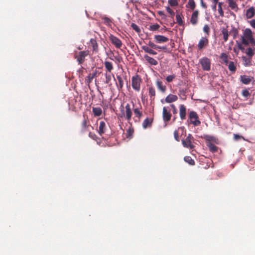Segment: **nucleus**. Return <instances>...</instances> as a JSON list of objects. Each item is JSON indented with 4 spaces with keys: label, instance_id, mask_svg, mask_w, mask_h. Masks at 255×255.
<instances>
[{
    "label": "nucleus",
    "instance_id": "f257e3e1",
    "mask_svg": "<svg viewBox=\"0 0 255 255\" xmlns=\"http://www.w3.org/2000/svg\"><path fill=\"white\" fill-rule=\"evenodd\" d=\"M241 42L246 46L250 44L252 47L255 46V39L251 29L246 28L243 30V35L241 36Z\"/></svg>",
    "mask_w": 255,
    "mask_h": 255
},
{
    "label": "nucleus",
    "instance_id": "f03ea898",
    "mask_svg": "<svg viewBox=\"0 0 255 255\" xmlns=\"http://www.w3.org/2000/svg\"><path fill=\"white\" fill-rule=\"evenodd\" d=\"M132 116V110L129 104H127L124 108L122 106L121 108V113L118 115V118L123 119L126 118L128 121H130Z\"/></svg>",
    "mask_w": 255,
    "mask_h": 255
},
{
    "label": "nucleus",
    "instance_id": "7ed1b4c3",
    "mask_svg": "<svg viewBox=\"0 0 255 255\" xmlns=\"http://www.w3.org/2000/svg\"><path fill=\"white\" fill-rule=\"evenodd\" d=\"M90 128H93L90 124L88 117L84 115L83 120L79 127V132L81 134H84L89 131Z\"/></svg>",
    "mask_w": 255,
    "mask_h": 255
},
{
    "label": "nucleus",
    "instance_id": "20e7f679",
    "mask_svg": "<svg viewBox=\"0 0 255 255\" xmlns=\"http://www.w3.org/2000/svg\"><path fill=\"white\" fill-rule=\"evenodd\" d=\"M190 124L194 126H199L201 124V122L199 120V117L197 113L195 111H190L188 115V120Z\"/></svg>",
    "mask_w": 255,
    "mask_h": 255
},
{
    "label": "nucleus",
    "instance_id": "39448f33",
    "mask_svg": "<svg viewBox=\"0 0 255 255\" xmlns=\"http://www.w3.org/2000/svg\"><path fill=\"white\" fill-rule=\"evenodd\" d=\"M142 80L140 76L138 75H135L132 77L131 78V86L132 88L136 92H138L140 89V84Z\"/></svg>",
    "mask_w": 255,
    "mask_h": 255
},
{
    "label": "nucleus",
    "instance_id": "423d86ee",
    "mask_svg": "<svg viewBox=\"0 0 255 255\" xmlns=\"http://www.w3.org/2000/svg\"><path fill=\"white\" fill-rule=\"evenodd\" d=\"M89 54L88 50L80 51L78 53H75L74 57L79 64H82L85 60V57Z\"/></svg>",
    "mask_w": 255,
    "mask_h": 255
},
{
    "label": "nucleus",
    "instance_id": "0eeeda50",
    "mask_svg": "<svg viewBox=\"0 0 255 255\" xmlns=\"http://www.w3.org/2000/svg\"><path fill=\"white\" fill-rule=\"evenodd\" d=\"M194 141V137L191 134H188L185 139L182 140V143L184 147L193 149L195 146L193 142Z\"/></svg>",
    "mask_w": 255,
    "mask_h": 255
},
{
    "label": "nucleus",
    "instance_id": "6e6552de",
    "mask_svg": "<svg viewBox=\"0 0 255 255\" xmlns=\"http://www.w3.org/2000/svg\"><path fill=\"white\" fill-rule=\"evenodd\" d=\"M199 62L203 70L207 71L210 70L211 61L209 58L204 57L200 59Z\"/></svg>",
    "mask_w": 255,
    "mask_h": 255
},
{
    "label": "nucleus",
    "instance_id": "1a4fd4ad",
    "mask_svg": "<svg viewBox=\"0 0 255 255\" xmlns=\"http://www.w3.org/2000/svg\"><path fill=\"white\" fill-rule=\"evenodd\" d=\"M209 41L208 38L206 37H202L197 45L198 48L199 50H202L203 49L208 46Z\"/></svg>",
    "mask_w": 255,
    "mask_h": 255
},
{
    "label": "nucleus",
    "instance_id": "9d476101",
    "mask_svg": "<svg viewBox=\"0 0 255 255\" xmlns=\"http://www.w3.org/2000/svg\"><path fill=\"white\" fill-rule=\"evenodd\" d=\"M110 40H111L112 43L117 48H120L122 46V41L117 37L116 36L111 35L109 37Z\"/></svg>",
    "mask_w": 255,
    "mask_h": 255
},
{
    "label": "nucleus",
    "instance_id": "9b49d317",
    "mask_svg": "<svg viewBox=\"0 0 255 255\" xmlns=\"http://www.w3.org/2000/svg\"><path fill=\"white\" fill-rule=\"evenodd\" d=\"M172 115L165 107L163 108L162 118L164 122L167 123L171 120Z\"/></svg>",
    "mask_w": 255,
    "mask_h": 255
},
{
    "label": "nucleus",
    "instance_id": "f8f14e48",
    "mask_svg": "<svg viewBox=\"0 0 255 255\" xmlns=\"http://www.w3.org/2000/svg\"><path fill=\"white\" fill-rule=\"evenodd\" d=\"M203 138L207 141V143L211 142H213L216 144H218L219 143L218 139L213 135L204 134L203 135Z\"/></svg>",
    "mask_w": 255,
    "mask_h": 255
},
{
    "label": "nucleus",
    "instance_id": "ddd939ff",
    "mask_svg": "<svg viewBox=\"0 0 255 255\" xmlns=\"http://www.w3.org/2000/svg\"><path fill=\"white\" fill-rule=\"evenodd\" d=\"M198 15L199 11L198 10H196L192 13L190 19V22L192 25H195L197 24L198 21Z\"/></svg>",
    "mask_w": 255,
    "mask_h": 255
},
{
    "label": "nucleus",
    "instance_id": "4468645a",
    "mask_svg": "<svg viewBox=\"0 0 255 255\" xmlns=\"http://www.w3.org/2000/svg\"><path fill=\"white\" fill-rule=\"evenodd\" d=\"M179 115L181 120H183L186 119V108L184 105L181 104L179 106Z\"/></svg>",
    "mask_w": 255,
    "mask_h": 255
},
{
    "label": "nucleus",
    "instance_id": "2eb2a0df",
    "mask_svg": "<svg viewBox=\"0 0 255 255\" xmlns=\"http://www.w3.org/2000/svg\"><path fill=\"white\" fill-rule=\"evenodd\" d=\"M154 39L155 42L158 43L166 42L169 40L167 37L160 35H155L154 36Z\"/></svg>",
    "mask_w": 255,
    "mask_h": 255
},
{
    "label": "nucleus",
    "instance_id": "dca6fc26",
    "mask_svg": "<svg viewBox=\"0 0 255 255\" xmlns=\"http://www.w3.org/2000/svg\"><path fill=\"white\" fill-rule=\"evenodd\" d=\"M107 126L106 123L104 121H101L98 129V133L100 135H102L106 132Z\"/></svg>",
    "mask_w": 255,
    "mask_h": 255
},
{
    "label": "nucleus",
    "instance_id": "f3484780",
    "mask_svg": "<svg viewBox=\"0 0 255 255\" xmlns=\"http://www.w3.org/2000/svg\"><path fill=\"white\" fill-rule=\"evenodd\" d=\"M227 1L229 4V6L232 10H234L236 12H237L239 9V7L238 4L236 3V1L234 0H227Z\"/></svg>",
    "mask_w": 255,
    "mask_h": 255
},
{
    "label": "nucleus",
    "instance_id": "a211bd4d",
    "mask_svg": "<svg viewBox=\"0 0 255 255\" xmlns=\"http://www.w3.org/2000/svg\"><path fill=\"white\" fill-rule=\"evenodd\" d=\"M97 73L98 72L96 70L93 73H90L85 79L86 82L88 84L91 83L93 79L97 76Z\"/></svg>",
    "mask_w": 255,
    "mask_h": 255
},
{
    "label": "nucleus",
    "instance_id": "6ab92c4d",
    "mask_svg": "<svg viewBox=\"0 0 255 255\" xmlns=\"http://www.w3.org/2000/svg\"><path fill=\"white\" fill-rule=\"evenodd\" d=\"M144 59L148 62L151 65H156L158 64V62L156 60L152 57L149 56L148 55H144Z\"/></svg>",
    "mask_w": 255,
    "mask_h": 255
},
{
    "label": "nucleus",
    "instance_id": "aec40b11",
    "mask_svg": "<svg viewBox=\"0 0 255 255\" xmlns=\"http://www.w3.org/2000/svg\"><path fill=\"white\" fill-rule=\"evenodd\" d=\"M178 97L176 95L169 94L166 97L165 101L167 103H171L172 102L176 101Z\"/></svg>",
    "mask_w": 255,
    "mask_h": 255
},
{
    "label": "nucleus",
    "instance_id": "412c9836",
    "mask_svg": "<svg viewBox=\"0 0 255 255\" xmlns=\"http://www.w3.org/2000/svg\"><path fill=\"white\" fill-rule=\"evenodd\" d=\"M117 78L118 81V83H116L117 88L119 91L122 90L124 86V80L123 77L120 75H117Z\"/></svg>",
    "mask_w": 255,
    "mask_h": 255
},
{
    "label": "nucleus",
    "instance_id": "4be33fe9",
    "mask_svg": "<svg viewBox=\"0 0 255 255\" xmlns=\"http://www.w3.org/2000/svg\"><path fill=\"white\" fill-rule=\"evenodd\" d=\"M255 14V10L253 7H251L246 11V16L247 18H251Z\"/></svg>",
    "mask_w": 255,
    "mask_h": 255
},
{
    "label": "nucleus",
    "instance_id": "5701e85b",
    "mask_svg": "<svg viewBox=\"0 0 255 255\" xmlns=\"http://www.w3.org/2000/svg\"><path fill=\"white\" fill-rule=\"evenodd\" d=\"M90 43L93 48V51L96 53H98L99 51L98 44L95 39H91Z\"/></svg>",
    "mask_w": 255,
    "mask_h": 255
},
{
    "label": "nucleus",
    "instance_id": "b1692460",
    "mask_svg": "<svg viewBox=\"0 0 255 255\" xmlns=\"http://www.w3.org/2000/svg\"><path fill=\"white\" fill-rule=\"evenodd\" d=\"M156 85L157 88L162 93H165L166 90V87L163 84L162 81L157 80L156 82Z\"/></svg>",
    "mask_w": 255,
    "mask_h": 255
},
{
    "label": "nucleus",
    "instance_id": "393cba45",
    "mask_svg": "<svg viewBox=\"0 0 255 255\" xmlns=\"http://www.w3.org/2000/svg\"><path fill=\"white\" fill-rule=\"evenodd\" d=\"M152 123V119H149L148 118H146L142 123V127L143 128H146L148 127L151 126Z\"/></svg>",
    "mask_w": 255,
    "mask_h": 255
},
{
    "label": "nucleus",
    "instance_id": "a878e982",
    "mask_svg": "<svg viewBox=\"0 0 255 255\" xmlns=\"http://www.w3.org/2000/svg\"><path fill=\"white\" fill-rule=\"evenodd\" d=\"M92 111L95 117L100 116L102 113V110L100 107H93Z\"/></svg>",
    "mask_w": 255,
    "mask_h": 255
},
{
    "label": "nucleus",
    "instance_id": "bb28decb",
    "mask_svg": "<svg viewBox=\"0 0 255 255\" xmlns=\"http://www.w3.org/2000/svg\"><path fill=\"white\" fill-rule=\"evenodd\" d=\"M140 108H134L133 109L134 116L136 118H137L139 120L140 119V118L142 116V113L140 110Z\"/></svg>",
    "mask_w": 255,
    "mask_h": 255
},
{
    "label": "nucleus",
    "instance_id": "cd10ccee",
    "mask_svg": "<svg viewBox=\"0 0 255 255\" xmlns=\"http://www.w3.org/2000/svg\"><path fill=\"white\" fill-rule=\"evenodd\" d=\"M222 34L223 36V39L225 42H226L228 39V37L229 35V32L227 29V28L223 27L222 28Z\"/></svg>",
    "mask_w": 255,
    "mask_h": 255
},
{
    "label": "nucleus",
    "instance_id": "c85d7f7f",
    "mask_svg": "<svg viewBox=\"0 0 255 255\" xmlns=\"http://www.w3.org/2000/svg\"><path fill=\"white\" fill-rule=\"evenodd\" d=\"M242 59L244 61L243 64L244 66H250L252 65V58L251 57H246V56H243Z\"/></svg>",
    "mask_w": 255,
    "mask_h": 255
},
{
    "label": "nucleus",
    "instance_id": "c756f323",
    "mask_svg": "<svg viewBox=\"0 0 255 255\" xmlns=\"http://www.w3.org/2000/svg\"><path fill=\"white\" fill-rule=\"evenodd\" d=\"M141 48L145 52L148 53L150 54L153 55L157 54V52L156 51L151 49V48H150L149 47H148L147 46H145V45L142 46L141 47Z\"/></svg>",
    "mask_w": 255,
    "mask_h": 255
},
{
    "label": "nucleus",
    "instance_id": "7c9ffc66",
    "mask_svg": "<svg viewBox=\"0 0 255 255\" xmlns=\"http://www.w3.org/2000/svg\"><path fill=\"white\" fill-rule=\"evenodd\" d=\"M241 81L244 84H249L251 82L250 77L247 75L241 76Z\"/></svg>",
    "mask_w": 255,
    "mask_h": 255
},
{
    "label": "nucleus",
    "instance_id": "2f4dec72",
    "mask_svg": "<svg viewBox=\"0 0 255 255\" xmlns=\"http://www.w3.org/2000/svg\"><path fill=\"white\" fill-rule=\"evenodd\" d=\"M104 65L107 71V72L108 73H111L114 68L112 63L109 61H105L104 62Z\"/></svg>",
    "mask_w": 255,
    "mask_h": 255
},
{
    "label": "nucleus",
    "instance_id": "473e14b6",
    "mask_svg": "<svg viewBox=\"0 0 255 255\" xmlns=\"http://www.w3.org/2000/svg\"><path fill=\"white\" fill-rule=\"evenodd\" d=\"M255 47H249L247 49L246 53L249 57L252 58L255 54Z\"/></svg>",
    "mask_w": 255,
    "mask_h": 255
},
{
    "label": "nucleus",
    "instance_id": "72a5a7b5",
    "mask_svg": "<svg viewBox=\"0 0 255 255\" xmlns=\"http://www.w3.org/2000/svg\"><path fill=\"white\" fill-rule=\"evenodd\" d=\"M207 146L208 147L210 151L212 152H216L218 151V147L215 145L211 142H207Z\"/></svg>",
    "mask_w": 255,
    "mask_h": 255
},
{
    "label": "nucleus",
    "instance_id": "f704fd0d",
    "mask_svg": "<svg viewBox=\"0 0 255 255\" xmlns=\"http://www.w3.org/2000/svg\"><path fill=\"white\" fill-rule=\"evenodd\" d=\"M228 68L230 71L235 73L237 69L235 63L233 61L229 62L228 63Z\"/></svg>",
    "mask_w": 255,
    "mask_h": 255
},
{
    "label": "nucleus",
    "instance_id": "c9c22d12",
    "mask_svg": "<svg viewBox=\"0 0 255 255\" xmlns=\"http://www.w3.org/2000/svg\"><path fill=\"white\" fill-rule=\"evenodd\" d=\"M105 76L106 78L105 83L106 84H109V86H111L112 85L111 83L110 84L112 79V75L111 73L106 72L105 73Z\"/></svg>",
    "mask_w": 255,
    "mask_h": 255
},
{
    "label": "nucleus",
    "instance_id": "e433bc0d",
    "mask_svg": "<svg viewBox=\"0 0 255 255\" xmlns=\"http://www.w3.org/2000/svg\"><path fill=\"white\" fill-rule=\"evenodd\" d=\"M220 59L223 61V62L227 65L229 63L228 61V56L226 53H222L220 55Z\"/></svg>",
    "mask_w": 255,
    "mask_h": 255
},
{
    "label": "nucleus",
    "instance_id": "4c0bfd02",
    "mask_svg": "<svg viewBox=\"0 0 255 255\" xmlns=\"http://www.w3.org/2000/svg\"><path fill=\"white\" fill-rule=\"evenodd\" d=\"M185 162L188 163L189 164L191 165H195V161L194 160L190 157V156H185L184 158Z\"/></svg>",
    "mask_w": 255,
    "mask_h": 255
},
{
    "label": "nucleus",
    "instance_id": "58836bf2",
    "mask_svg": "<svg viewBox=\"0 0 255 255\" xmlns=\"http://www.w3.org/2000/svg\"><path fill=\"white\" fill-rule=\"evenodd\" d=\"M187 6L190 8L192 10H194L196 7V4L194 0H189Z\"/></svg>",
    "mask_w": 255,
    "mask_h": 255
},
{
    "label": "nucleus",
    "instance_id": "ea45409f",
    "mask_svg": "<svg viewBox=\"0 0 255 255\" xmlns=\"http://www.w3.org/2000/svg\"><path fill=\"white\" fill-rule=\"evenodd\" d=\"M176 19L177 23L180 26L183 25L184 21L182 20V16L179 14H177L176 15Z\"/></svg>",
    "mask_w": 255,
    "mask_h": 255
},
{
    "label": "nucleus",
    "instance_id": "a19ab883",
    "mask_svg": "<svg viewBox=\"0 0 255 255\" xmlns=\"http://www.w3.org/2000/svg\"><path fill=\"white\" fill-rule=\"evenodd\" d=\"M149 95L150 96V98L153 97V99H154L155 95V91L154 88L152 87L149 88Z\"/></svg>",
    "mask_w": 255,
    "mask_h": 255
},
{
    "label": "nucleus",
    "instance_id": "79ce46f5",
    "mask_svg": "<svg viewBox=\"0 0 255 255\" xmlns=\"http://www.w3.org/2000/svg\"><path fill=\"white\" fill-rule=\"evenodd\" d=\"M131 28L134 30L136 32L139 33L141 31V30L138 26H137L136 24L134 23H132L131 24Z\"/></svg>",
    "mask_w": 255,
    "mask_h": 255
},
{
    "label": "nucleus",
    "instance_id": "37998d69",
    "mask_svg": "<svg viewBox=\"0 0 255 255\" xmlns=\"http://www.w3.org/2000/svg\"><path fill=\"white\" fill-rule=\"evenodd\" d=\"M168 2L171 6H175L178 4V0H168Z\"/></svg>",
    "mask_w": 255,
    "mask_h": 255
},
{
    "label": "nucleus",
    "instance_id": "c03bdc74",
    "mask_svg": "<svg viewBox=\"0 0 255 255\" xmlns=\"http://www.w3.org/2000/svg\"><path fill=\"white\" fill-rule=\"evenodd\" d=\"M203 31L207 35H209L210 32V28L208 25L206 24L203 27Z\"/></svg>",
    "mask_w": 255,
    "mask_h": 255
},
{
    "label": "nucleus",
    "instance_id": "a18cd8bd",
    "mask_svg": "<svg viewBox=\"0 0 255 255\" xmlns=\"http://www.w3.org/2000/svg\"><path fill=\"white\" fill-rule=\"evenodd\" d=\"M230 33H232L233 34V38H235L238 34V30L236 28L233 27Z\"/></svg>",
    "mask_w": 255,
    "mask_h": 255
},
{
    "label": "nucleus",
    "instance_id": "49530a36",
    "mask_svg": "<svg viewBox=\"0 0 255 255\" xmlns=\"http://www.w3.org/2000/svg\"><path fill=\"white\" fill-rule=\"evenodd\" d=\"M222 2H219L218 3V11H219V13L220 14V15L221 16H224V11L222 9Z\"/></svg>",
    "mask_w": 255,
    "mask_h": 255
},
{
    "label": "nucleus",
    "instance_id": "de8ad7c7",
    "mask_svg": "<svg viewBox=\"0 0 255 255\" xmlns=\"http://www.w3.org/2000/svg\"><path fill=\"white\" fill-rule=\"evenodd\" d=\"M148 45L151 48H153V49H158V48H161V46H159L158 45H157L156 44H155L154 43H153L151 41H149L148 43Z\"/></svg>",
    "mask_w": 255,
    "mask_h": 255
},
{
    "label": "nucleus",
    "instance_id": "09e8293b",
    "mask_svg": "<svg viewBox=\"0 0 255 255\" xmlns=\"http://www.w3.org/2000/svg\"><path fill=\"white\" fill-rule=\"evenodd\" d=\"M160 27V26L158 24H153L150 26L149 29L152 31L158 30Z\"/></svg>",
    "mask_w": 255,
    "mask_h": 255
},
{
    "label": "nucleus",
    "instance_id": "8fccbe9b",
    "mask_svg": "<svg viewBox=\"0 0 255 255\" xmlns=\"http://www.w3.org/2000/svg\"><path fill=\"white\" fill-rule=\"evenodd\" d=\"M166 9L167 11L170 14L171 17L173 18V17L175 15V13L173 11V10L171 8H170L169 6L166 7Z\"/></svg>",
    "mask_w": 255,
    "mask_h": 255
},
{
    "label": "nucleus",
    "instance_id": "3c124183",
    "mask_svg": "<svg viewBox=\"0 0 255 255\" xmlns=\"http://www.w3.org/2000/svg\"><path fill=\"white\" fill-rule=\"evenodd\" d=\"M175 75H169L166 78V80L167 82H171L175 78Z\"/></svg>",
    "mask_w": 255,
    "mask_h": 255
},
{
    "label": "nucleus",
    "instance_id": "603ef678",
    "mask_svg": "<svg viewBox=\"0 0 255 255\" xmlns=\"http://www.w3.org/2000/svg\"><path fill=\"white\" fill-rule=\"evenodd\" d=\"M103 19L104 20V22L105 24H106L108 25H111V23H112V21L109 18H108L107 17H105L103 18Z\"/></svg>",
    "mask_w": 255,
    "mask_h": 255
},
{
    "label": "nucleus",
    "instance_id": "864d4df0",
    "mask_svg": "<svg viewBox=\"0 0 255 255\" xmlns=\"http://www.w3.org/2000/svg\"><path fill=\"white\" fill-rule=\"evenodd\" d=\"M213 2V4L212 5V9L215 11H216V6H217V3L218 4V0H211Z\"/></svg>",
    "mask_w": 255,
    "mask_h": 255
},
{
    "label": "nucleus",
    "instance_id": "5fc2aeb1",
    "mask_svg": "<svg viewBox=\"0 0 255 255\" xmlns=\"http://www.w3.org/2000/svg\"><path fill=\"white\" fill-rule=\"evenodd\" d=\"M242 95L245 97H249L251 95L250 93L247 90H244L242 91Z\"/></svg>",
    "mask_w": 255,
    "mask_h": 255
},
{
    "label": "nucleus",
    "instance_id": "6e6d98bb",
    "mask_svg": "<svg viewBox=\"0 0 255 255\" xmlns=\"http://www.w3.org/2000/svg\"><path fill=\"white\" fill-rule=\"evenodd\" d=\"M174 136L176 140H177V141H179L178 131L177 130H175L174 131Z\"/></svg>",
    "mask_w": 255,
    "mask_h": 255
},
{
    "label": "nucleus",
    "instance_id": "4d7b16f0",
    "mask_svg": "<svg viewBox=\"0 0 255 255\" xmlns=\"http://www.w3.org/2000/svg\"><path fill=\"white\" fill-rule=\"evenodd\" d=\"M89 136L93 139H96L97 138L96 135L94 133L91 132H89Z\"/></svg>",
    "mask_w": 255,
    "mask_h": 255
},
{
    "label": "nucleus",
    "instance_id": "13d9d810",
    "mask_svg": "<svg viewBox=\"0 0 255 255\" xmlns=\"http://www.w3.org/2000/svg\"><path fill=\"white\" fill-rule=\"evenodd\" d=\"M170 106H171V108H172V109H173V111H172V112H173V114H177V109H176V107H175V105H173V104H171V105H170Z\"/></svg>",
    "mask_w": 255,
    "mask_h": 255
},
{
    "label": "nucleus",
    "instance_id": "bf43d9fd",
    "mask_svg": "<svg viewBox=\"0 0 255 255\" xmlns=\"http://www.w3.org/2000/svg\"><path fill=\"white\" fill-rule=\"evenodd\" d=\"M250 23L251 25L255 29V19H252Z\"/></svg>",
    "mask_w": 255,
    "mask_h": 255
},
{
    "label": "nucleus",
    "instance_id": "052dcab7",
    "mask_svg": "<svg viewBox=\"0 0 255 255\" xmlns=\"http://www.w3.org/2000/svg\"><path fill=\"white\" fill-rule=\"evenodd\" d=\"M238 48L241 49V50L243 51L245 48L242 45L241 43H238Z\"/></svg>",
    "mask_w": 255,
    "mask_h": 255
},
{
    "label": "nucleus",
    "instance_id": "680f3d73",
    "mask_svg": "<svg viewBox=\"0 0 255 255\" xmlns=\"http://www.w3.org/2000/svg\"><path fill=\"white\" fill-rule=\"evenodd\" d=\"M201 5H202V6L203 8H207L206 4L205 3H204V2H203V1L202 0H201Z\"/></svg>",
    "mask_w": 255,
    "mask_h": 255
},
{
    "label": "nucleus",
    "instance_id": "e2e57ef3",
    "mask_svg": "<svg viewBox=\"0 0 255 255\" xmlns=\"http://www.w3.org/2000/svg\"><path fill=\"white\" fill-rule=\"evenodd\" d=\"M248 160L249 161H251V162H254V161H253V158L252 156H249L248 157Z\"/></svg>",
    "mask_w": 255,
    "mask_h": 255
},
{
    "label": "nucleus",
    "instance_id": "0e129e2a",
    "mask_svg": "<svg viewBox=\"0 0 255 255\" xmlns=\"http://www.w3.org/2000/svg\"><path fill=\"white\" fill-rule=\"evenodd\" d=\"M234 137L236 139H239L240 137V135H239L238 134H234Z\"/></svg>",
    "mask_w": 255,
    "mask_h": 255
},
{
    "label": "nucleus",
    "instance_id": "69168bd1",
    "mask_svg": "<svg viewBox=\"0 0 255 255\" xmlns=\"http://www.w3.org/2000/svg\"><path fill=\"white\" fill-rule=\"evenodd\" d=\"M160 49H162L163 50H166L167 47L166 46H162V47H161V48Z\"/></svg>",
    "mask_w": 255,
    "mask_h": 255
},
{
    "label": "nucleus",
    "instance_id": "338daca9",
    "mask_svg": "<svg viewBox=\"0 0 255 255\" xmlns=\"http://www.w3.org/2000/svg\"><path fill=\"white\" fill-rule=\"evenodd\" d=\"M159 14H160V15H161V14H163V12H162V11H159Z\"/></svg>",
    "mask_w": 255,
    "mask_h": 255
},
{
    "label": "nucleus",
    "instance_id": "774afa93",
    "mask_svg": "<svg viewBox=\"0 0 255 255\" xmlns=\"http://www.w3.org/2000/svg\"><path fill=\"white\" fill-rule=\"evenodd\" d=\"M175 119H176V117H174V118H173V121H175Z\"/></svg>",
    "mask_w": 255,
    "mask_h": 255
}]
</instances>
